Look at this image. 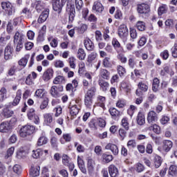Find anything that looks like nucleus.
Masks as SVG:
<instances>
[{"instance_id":"5fc2aeb1","label":"nucleus","mask_w":177,"mask_h":177,"mask_svg":"<svg viewBox=\"0 0 177 177\" xmlns=\"http://www.w3.org/2000/svg\"><path fill=\"white\" fill-rule=\"evenodd\" d=\"M136 171L138 173L143 172L145 171V166L142 163H137L136 165Z\"/></svg>"},{"instance_id":"a878e982","label":"nucleus","mask_w":177,"mask_h":177,"mask_svg":"<svg viewBox=\"0 0 177 177\" xmlns=\"http://www.w3.org/2000/svg\"><path fill=\"white\" fill-rule=\"evenodd\" d=\"M28 59H30V55H26L18 62L19 66L26 67V66H27V63H28Z\"/></svg>"},{"instance_id":"4d7b16f0","label":"nucleus","mask_w":177,"mask_h":177,"mask_svg":"<svg viewBox=\"0 0 177 177\" xmlns=\"http://www.w3.org/2000/svg\"><path fill=\"white\" fill-rule=\"evenodd\" d=\"M50 143L52 146V147H53L54 149H56L57 147V138L56 137H52L50 138Z\"/></svg>"},{"instance_id":"1a4fd4ad","label":"nucleus","mask_w":177,"mask_h":177,"mask_svg":"<svg viewBox=\"0 0 177 177\" xmlns=\"http://www.w3.org/2000/svg\"><path fill=\"white\" fill-rule=\"evenodd\" d=\"M128 28L125 24L120 25L118 28V35L120 38H125V37H128Z\"/></svg>"},{"instance_id":"c756f323","label":"nucleus","mask_w":177,"mask_h":177,"mask_svg":"<svg viewBox=\"0 0 177 177\" xmlns=\"http://www.w3.org/2000/svg\"><path fill=\"white\" fill-rule=\"evenodd\" d=\"M84 104L86 107L91 109L92 104H93V98L84 95Z\"/></svg>"},{"instance_id":"473e14b6","label":"nucleus","mask_w":177,"mask_h":177,"mask_svg":"<svg viewBox=\"0 0 177 177\" xmlns=\"http://www.w3.org/2000/svg\"><path fill=\"white\" fill-rule=\"evenodd\" d=\"M30 175L32 177H37L39 176V167H32L30 171Z\"/></svg>"},{"instance_id":"9b49d317","label":"nucleus","mask_w":177,"mask_h":177,"mask_svg":"<svg viewBox=\"0 0 177 177\" xmlns=\"http://www.w3.org/2000/svg\"><path fill=\"white\" fill-rule=\"evenodd\" d=\"M12 131V127L8 122H3L0 124V132L2 133H8Z\"/></svg>"},{"instance_id":"4468645a","label":"nucleus","mask_w":177,"mask_h":177,"mask_svg":"<svg viewBox=\"0 0 177 177\" xmlns=\"http://www.w3.org/2000/svg\"><path fill=\"white\" fill-rule=\"evenodd\" d=\"M105 149L106 150H111L113 156H118V153H119L118 147L115 144L109 143L105 147Z\"/></svg>"},{"instance_id":"58836bf2","label":"nucleus","mask_w":177,"mask_h":177,"mask_svg":"<svg viewBox=\"0 0 177 177\" xmlns=\"http://www.w3.org/2000/svg\"><path fill=\"white\" fill-rule=\"evenodd\" d=\"M96 93V88H95V87H91V88H90L88 91H87V92H86V93L85 94V95L84 96H87V97H92V98H93V97L95 96V93Z\"/></svg>"},{"instance_id":"6e6d98bb","label":"nucleus","mask_w":177,"mask_h":177,"mask_svg":"<svg viewBox=\"0 0 177 177\" xmlns=\"http://www.w3.org/2000/svg\"><path fill=\"white\" fill-rule=\"evenodd\" d=\"M63 81H64V77L63 76L59 75L55 78V80H53V84L57 85L59 84H61V82H63Z\"/></svg>"},{"instance_id":"39448f33","label":"nucleus","mask_w":177,"mask_h":177,"mask_svg":"<svg viewBox=\"0 0 177 177\" xmlns=\"http://www.w3.org/2000/svg\"><path fill=\"white\" fill-rule=\"evenodd\" d=\"M147 121L149 124H154L158 121V115L154 111H151L147 114Z\"/></svg>"},{"instance_id":"4c0bfd02","label":"nucleus","mask_w":177,"mask_h":177,"mask_svg":"<svg viewBox=\"0 0 177 177\" xmlns=\"http://www.w3.org/2000/svg\"><path fill=\"white\" fill-rule=\"evenodd\" d=\"M104 103H106V97H103V96H98L97 97V106L99 107H102V109H104Z\"/></svg>"},{"instance_id":"09e8293b","label":"nucleus","mask_w":177,"mask_h":177,"mask_svg":"<svg viewBox=\"0 0 177 177\" xmlns=\"http://www.w3.org/2000/svg\"><path fill=\"white\" fill-rule=\"evenodd\" d=\"M90 128L93 129H97V120L92 119L88 123Z\"/></svg>"},{"instance_id":"20e7f679","label":"nucleus","mask_w":177,"mask_h":177,"mask_svg":"<svg viewBox=\"0 0 177 177\" xmlns=\"http://www.w3.org/2000/svg\"><path fill=\"white\" fill-rule=\"evenodd\" d=\"M60 92H63L62 86H53L50 88V93L53 97H59L60 96Z\"/></svg>"},{"instance_id":"de8ad7c7","label":"nucleus","mask_w":177,"mask_h":177,"mask_svg":"<svg viewBox=\"0 0 177 177\" xmlns=\"http://www.w3.org/2000/svg\"><path fill=\"white\" fill-rule=\"evenodd\" d=\"M6 99V88H3L0 90V102H3Z\"/></svg>"},{"instance_id":"0e129e2a","label":"nucleus","mask_w":177,"mask_h":177,"mask_svg":"<svg viewBox=\"0 0 177 177\" xmlns=\"http://www.w3.org/2000/svg\"><path fill=\"white\" fill-rule=\"evenodd\" d=\"M169 122V117L166 115H162L160 119V123L162 125H165L166 124H168Z\"/></svg>"},{"instance_id":"bf43d9fd","label":"nucleus","mask_w":177,"mask_h":177,"mask_svg":"<svg viewBox=\"0 0 177 177\" xmlns=\"http://www.w3.org/2000/svg\"><path fill=\"white\" fill-rule=\"evenodd\" d=\"M97 57V53H91L88 57L87 62H88V63H91V62H93V60H95V59H96Z\"/></svg>"},{"instance_id":"ea45409f","label":"nucleus","mask_w":177,"mask_h":177,"mask_svg":"<svg viewBox=\"0 0 177 177\" xmlns=\"http://www.w3.org/2000/svg\"><path fill=\"white\" fill-rule=\"evenodd\" d=\"M35 96L36 97H39L40 99H42L44 96H45V89L44 88H39L35 91Z\"/></svg>"},{"instance_id":"864d4df0","label":"nucleus","mask_w":177,"mask_h":177,"mask_svg":"<svg viewBox=\"0 0 177 177\" xmlns=\"http://www.w3.org/2000/svg\"><path fill=\"white\" fill-rule=\"evenodd\" d=\"M74 146L75 147H77V151H78V153H84V151H85V148L84 147V146L78 145V142H74Z\"/></svg>"},{"instance_id":"5701e85b","label":"nucleus","mask_w":177,"mask_h":177,"mask_svg":"<svg viewBox=\"0 0 177 177\" xmlns=\"http://www.w3.org/2000/svg\"><path fill=\"white\" fill-rule=\"evenodd\" d=\"M32 5L37 12H41L45 8V4L41 1H35Z\"/></svg>"},{"instance_id":"a18cd8bd","label":"nucleus","mask_w":177,"mask_h":177,"mask_svg":"<svg viewBox=\"0 0 177 177\" xmlns=\"http://www.w3.org/2000/svg\"><path fill=\"white\" fill-rule=\"evenodd\" d=\"M102 64H103L104 67H105L106 68H109L111 67V62H110V57H106L103 59Z\"/></svg>"},{"instance_id":"aec40b11","label":"nucleus","mask_w":177,"mask_h":177,"mask_svg":"<svg viewBox=\"0 0 177 177\" xmlns=\"http://www.w3.org/2000/svg\"><path fill=\"white\" fill-rule=\"evenodd\" d=\"M109 111L113 120H115V118H118V117H121V112L115 108H110Z\"/></svg>"},{"instance_id":"f8f14e48","label":"nucleus","mask_w":177,"mask_h":177,"mask_svg":"<svg viewBox=\"0 0 177 177\" xmlns=\"http://www.w3.org/2000/svg\"><path fill=\"white\" fill-rule=\"evenodd\" d=\"M138 12L141 15H147V13L150 12V8L149 7V5L142 3L138 6Z\"/></svg>"},{"instance_id":"72a5a7b5","label":"nucleus","mask_w":177,"mask_h":177,"mask_svg":"<svg viewBox=\"0 0 177 177\" xmlns=\"http://www.w3.org/2000/svg\"><path fill=\"white\" fill-rule=\"evenodd\" d=\"M168 12V6L165 4H162L158 8V13L159 16H162V15H164Z\"/></svg>"},{"instance_id":"8fccbe9b","label":"nucleus","mask_w":177,"mask_h":177,"mask_svg":"<svg viewBox=\"0 0 177 177\" xmlns=\"http://www.w3.org/2000/svg\"><path fill=\"white\" fill-rule=\"evenodd\" d=\"M12 171L15 172V174H17V175H20L21 174V166L19 165H15L12 167Z\"/></svg>"},{"instance_id":"423d86ee","label":"nucleus","mask_w":177,"mask_h":177,"mask_svg":"<svg viewBox=\"0 0 177 177\" xmlns=\"http://www.w3.org/2000/svg\"><path fill=\"white\" fill-rule=\"evenodd\" d=\"M138 86V89L136 91V95H137V96H142V92H147V90L149 89V86L143 82H140Z\"/></svg>"},{"instance_id":"6ab92c4d","label":"nucleus","mask_w":177,"mask_h":177,"mask_svg":"<svg viewBox=\"0 0 177 177\" xmlns=\"http://www.w3.org/2000/svg\"><path fill=\"white\" fill-rule=\"evenodd\" d=\"M109 173L111 177L118 176V169L114 165H111L109 167Z\"/></svg>"},{"instance_id":"c03bdc74","label":"nucleus","mask_w":177,"mask_h":177,"mask_svg":"<svg viewBox=\"0 0 177 177\" xmlns=\"http://www.w3.org/2000/svg\"><path fill=\"white\" fill-rule=\"evenodd\" d=\"M44 121L45 122H46V124H50L53 121V117L50 113H46L44 115Z\"/></svg>"},{"instance_id":"a211bd4d","label":"nucleus","mask_w":177,"mask_h":177,"mask_svg":"<svg viewBox=\"0 0 177 177\" xmlns=\"http://www.w3.org/2000/svg\"><path fill=\"white\" fill-rule=\"evenodd\" d=\"M112 45L118 53H121V51L124 50L121 46V44H120V41H118L117 39H113L112 40Z\"/></svg>"},{"instance_id":"338daca9","label":"nucleus","mask_w":177,"mask_h":177,"mask_svg":"<svg viewBox=\"0 0 177 177\" xmlns=\"http://www.w3.org/2000/svg\"><path fill=\"white\" fill-rule=\"evenodd\" d=\"M125 100H119L117 102H116V106L118 107L119 109H122L124 107H125Z\"/></svg>"},{"instance_id":"3c124183","label":"nucleus","mask_w":177,"mask_h":177,"mask_svg":"<svg viewBox=\"0 0 177 177\" xmlns=\"http://www.w3.org/2000/svg\"><path fill=\"white\" fill-rule=\"evenodd\" d=\"M27 115L29 120H34V117L36 115L35 110L34 109H29Z\"/></svg>"},{"instance_id":"a19ab883","label":"nucleus","mask_w":177,"mask_h":177,"mask_svg":"<svg viewBox=\"0 0 177 177\" xmlns=\"http://www.w3.org/2000/svg\"><path fill=\"white\" fill-rule=\"evenodd\" d=\"M136 27L139 31H145V30H146V26L145 25V22L142 21H138L136 23Z\"/></svg>"},{"instance_id":"f3484780","label":"nucleus","mask_w":177,"mask_h":177,"mask_svg":"<svg viewBox=\"0 0 177 177\" xmlns=\"http://www.w3.org/2000/svg\"><path fill=\"white\" fill-rule=\"evenodd\" d=\"M136 122L138 125H145L146 122V118H145V114L142 112H139L137 118H136Z\"/></svg>"},{"instance_id":"9d476101","label":"nucleus","mask_w":177,"mask_h":177,"mask_svg":"<svg viewBox=\"0 0 177 177\" xmlns=\"http://www.w3.org/2000/svg\"><path fill=\"white\" fill-rule=\"evenodd\" d=\"M53 1V10L60 13L62 12V9H63V6L64 4L60 1V0H52Z\"/></svg>"},{"instance_id":"bb28decb","label":"nucleus","mask_w":177,"mask_h":177,"mask_svg":"<svg viewBox=\"0 0 177 177\" xmlns=\"http://www.w3.org/2000/svg\"><path fill=\"white\" fill-rule=\"evenodd\" d=\"M46 34V26H43L38 35L39 41H44Z\"/></svg>"},{"instance_id":"79ce46f5","label":"nucleus","mask_w":177,"mask_h":177,"mask_svg":"<svg viewBox=\"0 0 177 177\" xmlns=\"http://www.w3.org/2000/svg\"><path fill=\"white\" fill-rule=\"evenodd\" d=\"M118 73L120 77H124L127 74V69L124 66L119 65L117 67Z\"/></svg>"},{"instance_id":"680f3d73","label":"nucleus","mask_w":177,"mask_h":177,"mask_svg":"<svg viewBox=\"0 0 177 177\" xmlns=\"http://www.w3.org/2000/svg\"><path fill=\"white\" fill-rule=\"evenodd\" d=\"M6 31L8 34H12L13 32V24L12 22L9 21L6 26Z\"/></svg>"},{"instance_id":"412c9836","label":"nucleus","mask_w":177,"mask_h":177,"mask_svg":"<svg viewBox=\"0 0 177 177\" xmlns=\"http://www.w3.org/2000/svg\"><path fill=\"white\" fill-rule=\"evenodd\" d=\"M104 8L103 5L100 1H95L93 6V10H95L98 13H102V10H104Z\"/></svg>"},{"instance_id":"393cba45","label":"nucleus","mask_w":177,"mask_h":177,"mask_svg":"<svg viewBox=\"0 0 177 177\" xmlns=\"http://www.w3.org/2000/svg\"><path fill=\"white\" fill-rule=\"evenodd\" d=\"M102 161H104V162H111V161H113L114 157H113V155L111 154H109L107 153H104L102 155Z\"/></svg>"},{"instance_id":"f257e3e1","label":"nucleus","mask_w":177,"mask_h":177,"mask_svg":"<svg viewBox=\"0 0 177 177\" xmlns=\"http://www.w3.org/2000/svg\"><path fill=\"white\" fill-rule=\"evenodd\" d=\"M35 132V127L32 125L27 124L23 126L19 130V135L21 138H27L32 135Z\"/></svg>"},{"instance_id":"dca6fc26","label":"nucleus","mask_w":177,"mask_h":177,"mask_svg":"<svg viewBox=\"0 0 177 177\" xmlns=\"http://www.w3.org/2000/svg\"><path fill=\"white\" fill-rule=\"evenodd\" d=\"M49 17V9L43 11L38 19V23H44Z\"/></svg>"},{"instance_id":"7ed1b4c3","label":"nucleus","mask_w":177,"mask_h":177,"mask_svg":"<svg viewBox=\"0 0 177 177\" xmlns=\"http://www.w3.org/2000/svg\"><path fill=\"white\" fill-rule=\"evenodd\" d=\"M1 8L3 10L8 13L9 16H12L13 13H15V10L13 9V6H12V3L9 1H3L1 3Z\"/></svg>"},{"instance_id":"f03ea898","label":"nucleus","mask_w":177,"mask_h":177,"mask_svg":"<svg viewBox=\"0 0 177 177\" xmlns=\"http://www.w3.org/2000/svg\"><path fill=\"white\" fill-rule=\"evenodd\" d=\"M66 12L68 15V20L70 23L74 21V18L75 17V6L70 2L66 3Z\"/></svg>"},{"instance_id":"603ef678","label":"nucleus","mask_w":177,"mask_h":177,"mask_svg":"<svg viewBox=\"0 0 177 177\" xmlns=\"http://www.w3.org/2000/svg\"><path fill=\"white\" fill-rule=\"evenodd\" d=\"M86 30H88V25L83 24L80 27L78 28L77 31L79 34H84Z\"/></svg>"},{"instance_id":"c9c22d12","label":"nucleus","mask_w":177,"mask_h":177,"mask_svg":"<svg viewBox=\"0 0 177 177\" xmlns=\"http://www.w3.org/2000/svg\"><path fill=\"white\" fill-rule=\"evenodd\" d=\"M77 57L80 60H85V57H86V53H85V50H84L83 48H79Z\"/></svg>"},{"instance_id":"37998d69","label":"nucleus","mask_w":177,"mask_h":177,"mask_svg":"<svg viewBox=\"0 0 177 177\" xmlns=\"http://www.w3.org/2000/svg\"><path fill=\"white\" fill-rule=\"evenodd\" d=\"M48 143V138L45 136H41L37 140V146H44Z\"/></svg>"},{"instance_id":"cd10ccee","label":"nucleus","mask_w":177,"mask_h":177,"mask_svg":"<svg viewBox=\"0 0 177 177\" xmlns=\"http://www.w3.org/2000/svg\"><path fill=\"white\" fill-rule=\"evenodd\" d=\"M98 84L100 86V89L102 91H103V92H106V91H107L108 88H109V82L103 80H100L98 81Z\"/></svg>"},{"instance_id":"2eb2a0df","label":"nucleus","mask_w":177,"mask_h":177,"mask_svg":"<svg viewBox=\"0 0 177 177\" xmlns=\"http://www.w3.org/2000/svg\"><path fill=\"white\" fill-rule=\"evenodd\" d=\"M87 168L88 171V174L91 175L93 173L95 170V160L91 158H88L87 160Z\"/></svg>"},{"instance_id":"7c9ffc66","label":"nucleus","mask_w":177,"mask_h":177,"mask_svg":"<svg viewBox=\"0 0 177 177\" xmlns=\"http://www.w3.org/2000/svg\"><path fill=\"white\" fill-rule=\"evenodd\" d=\"M100 75L104 80H109L110 78V72L107 69H101L100 71Z\"/></svg>"},{"instance_id":"69168bd1","label":"nucleus","mask_w":177,"mask_h":177,"mask_svg":"<svg viewBox=\"0 0 177 177\" xmlns=\"http://www.w3.org/2000/svg\"><path fill=\"white\" fill-rule=\"evenodd\" d=\"M118 59L121 63H127V58L124 54L119 53L118 55Z\"/></svg>"},{"instance_id":"e2e57ef3","label":"nucleus","mask_w":177,"mask_h":177,"mask_svg":"<svg viewBox=\"0 0 177 177\" xmlns=\"http://www.w3.org/2000/svg\"><path fill=\"white\" fill-rule=\"evenodd\" d=\"M68 63L71 68H75V58L74 57L68 58Z\"/></svg>"},{"instance_id":"ddd939ff","label":"nucleus","mask_w":177,"mask_h":177,"mask_svg":"<svg viewBox=\"0 0 177 177\" xmlns=\"http://www.w3.org/2000/svg\"><path fill=\"white\" fill-rule=\"evenodd\" d=\"M12 53H13V48L10 46V44L7 45L4 50L5 59L9 60L10 59H12Z\"/></svg>"},{"instance_id":"c85d7f7f","label":"nucleus","mask_w":177,"mask_h":177,"mask_svg":"<svg viewBox=\"0 0 177 177\" xmlns=\"http://www.w3.org/2000/svg\"><path fill=\"white\" fill-rule=\"evenodd\" d=\"M158 88H160V80L155 77L152 83V91L153 92H158Z\"/></svg>"},{"instance_id":"2f4dec72","label":"nucleus","mask_w":177,"mask_h":177,"mask_svg":"<svg viewBox=\"0 0 177 177\" xmlns=\"http://www.w3.org/2000/svg\"><path fill=\"white\" fill-rule=\"evenodd\" d=\"M169 176L176 177L177 176V167L175 165L170 166L169 169Z\"/></svg>"},{"instance_id":"4be33fe9","label":"nucleus","mask_w":177,"mask_h":177,"mask_svg":"<svg viewBox=\"0 0 177 177\" xmlns=\"http://www.w3.org/2000/svg\"><path fill=\"white\" fill-rule=\"evenodd\" d=\"M172 142L171 140H165L163 141L162 150L168 153L171 149H172Z\"/></svg>"},{"instance_id":"0eeeda50","label":"nucleus","mask_w":177,"mask_h":177,"mask_svg":"<svg viewBox=\"0 0 177 177\" xmlns=\"http://www.w3.org/2000/svg\"><path fill=\"white\" fill-rule=\"evenodd\" d=\"M69 109L70 114L72 118H74L80 113V110H81V104L70 105Z\"/></svg>"},{"instance_id":"49530a36","label":"nucleus","mask_w":177,"mask_h":177,"mask_svg":"<svg viewBox=\"0 0 177 177\" xmlns=\"http://www.w3.org/2000/svg\"><path fill=\"white\" fill-rule=\"evenodd\" d=\"M75 4L76 10L80 11L84 6V1L82 0H75Z\"/></svg>"},{"instance_id":"e433bc0d","label":"nucleus","mask_w":177,"mask_h":177,"mask_svg":"<svg viewBox=\"0 0 177 177\" xmlns=\"http://www.w3.org/2000/svg\"><path fill=\"white\" fill-rule=\"evenodd\" d=\"M13 114H15L13 111H10L8 108H6L3 110V115L5 117V118H10Z\"/></svg>"},{"instance_id":"b1692460","label":"nucleus","mask_w":177,"mask_h":177,"mask_svg":"<svg viewBox=\"0 0 177 177\" xmlns=\"http://www.w3.org/2000/svg\"><path fill=\"white\" fill-rule=\"evenodd\" d=\"M84 46L87 50H93L95 49L93 42H92L89 39L84 40Z\"/></svg>"},{"instance_id":"6e6552de","label":"nucleus","mask_w":177,"mask_h":177,"mask_svg":"<svg viewBox=\"0 0 177 177\" xmlns=\"http://www.w3.org/2000/svg\"><path fill=\"white\" fill-rule=\"evenodd\" d=\"M21 100V90H18L17 91V94L15 98L13 100L12 102L10 103L8 107L12 108L15 106H17L19 103H20V100Z\"/></svg>"},{"instance_id":"774afa93","label":"nucleus","mask_w":177,"mask_h":177,"mask_svg":"<svg viewBox=\"0 0 177 177\" xmlns=\"http://www.w3.org/2000/svg\"><path fill=\"white\" fill-rule=\"evenodd\" d=\"M171 55L174 59H177V44H175L171 50Z\"/></svg>"},{"instance_id":"052dcab7","label":"nucleus","mask_w":177,"mask_h":177,"mask_svg":"<svg viewBox=\"0 0 177 177\" xmlns=\"http://www.w3.org/2000/svg\"><path fill=\"white\" fill-rule=\"evenodd\" d=\"M63 109L60 106H57L53 109V112L55 113V117H59L62 114Z\"/></svg>"},{"instance_id":"f704fd0d","label":"nucleus","mask_w":177,"mask_h":177,"mask_svg":"<svg viewBox=\"0 0 177 177\" xmlns=\"http://www.w3.org/2000/svg\"><path fill=\"white\" fill-rule=\"evenodd\" d=\"M153 162L155 165V168H160L161 167V164H162V160L161 158L158 155H156L153 159Z\"/></svg>"},{"instance_id":"13d9d810","label":"nucleus","mask_w":177,"mask_h":177,"mask_svg":"<svg viewBox=\"0 0 177 177\" xmlns=\"http://www.w3.org/2000/svg\"><path fill=\"white\" fill-rule=\"evenodd\" d=\"M41 154H42V150L37 149L36 151H33L32 157H33V158H39V156H41Z\"/></svg>"}]
</instances>
